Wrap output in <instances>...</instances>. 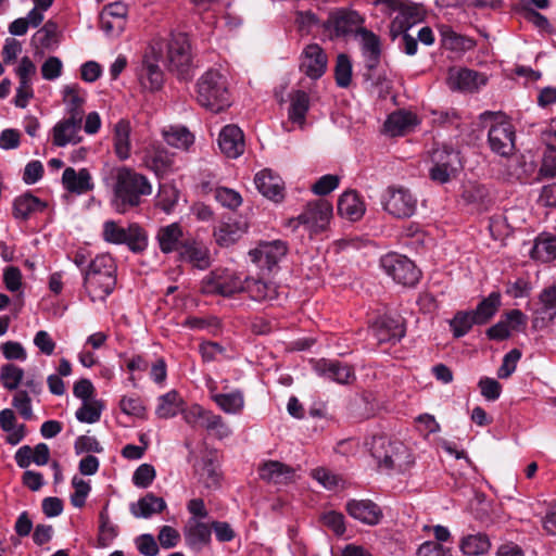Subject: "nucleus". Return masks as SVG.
I'll return each mask as SVG.
<instances>
[{"mask_svg": "<svg viewBox=\"0 0 556 556\" xmlns=\"http://www.w3.org/2000/svg\"><path fill=\"white\" fill-rule=\"evenodd\" d=\"M114 177L112 205L119 214L141 204V198L152 193V186L148 178L126 166L112 170Z\"/></svg>", "mask_w": 556, "mask_h": 556, "instance_id": "f257e3e1", "label": "nucleus"}, {"mask_svg": "<svg viewBox=\"0 0 556 556\" xmlns=\"http://www.w3.org/2000/svg\"><path fill=\"white\" fill-rule=\"evenodd\" d=\"M117 283V265L109 253L98 254L83 270V287L91 302H103Z\"/></svg>", "mask_w": 556, "mask_h": 556, "instance_id": "f03ea898", "label": "nucleus"}, {"mask_svg": "<svg viewBox=\"0 0 556 556\" xmlns=\"http://www.w3.org/2000/svg\"><path fill=\"white\" fill-rule=\"evenodd\" d=\"M369 445L370 453L381 469L405 471L414 464L409 448L401 441L375 435Z\"/></svg>", "mask_w": 556, "mask_h": 556, "instance_id": "7ed1b4c3", "label": "nucleus"}, {"mask_svg": "<svg viewBox=\"0 0 556 556\" xmlns=\"http://www.w3.org/2000/svg\"><path fill=\"white\" fill-rule=\"evenodd\" d=\"M198 103L218 113L230 105V93L226 77L216 70L206 71L195 85Z\"/></svg>", "mask_w": 556, "mask_h": 556, "instance_id": "20e7f679", "label": "nucleus"}, {"mask_svg": "<svg viewBox=\"0 0 556 556\" xmlns=\"http://www.w3.org/2000/svg\"><path fill=\"white\" fill-rule=\"evenodd\" d=\"M493 118V122L488 131V143L492 152L497 155L509 157L515 152V128L508 118L494 112H485Z\"/></svg>", "mask_w": 556, "mask_h": 556, "instance_id": "39448f33", "label": "nucleus"}, {"mask_svg": "<svg viewBox=\"0 0 556 556\" xmlns=\"http://www.w3.org/2000/svg\"><path fill=\"white\" fill-rule=\"evenodd\" d=\"M417 197L412 190L401 185L389 186L381 194L383 210L394 218L412 217L417 211Z\"/></svg>", "mask_w": 556, "mask_h": 556, "instance_id": "423d86ee", "label": "nucleus"}, {"mask_svg": "<svg viewBox=\"0 0 556 556\" xmlns=\"http://www.w3.org/2000/svg\"><path fill=\"white\" fill-rule=\"evenodd\" d=\"M102 238L111 244H126L135 253L142 252L148 245L146 231L138 224L122 227L114 220L103 224Z\"/></svg>", "mask_w": 556, "mask_h": 556, "instance_id": "0eeeda50", "label": "nucleus"}, {"mask_svg": "<svg viewBox=\"0 0 556 556\" xmlns=\"http://www.w3.org/2000/svg\"><path fill=\"white\" fill-rule=\"evenodd\" d=\"M380 265L388 276L404 287H414L421 277L414 262L402 254L388 253L381 257Z\"/></svg>", "mask_w": 556, "mask_h": 556, "instance_id": "6e6552de", "label": "nucleus"}, {"mask_svg": "<svg viewBox=\"0 0 556 556\" xmlns=\"http://www.w3.org/2000/svg\"><path fill=\"white\" fill-rule=\"evenodd\" d=\"M168 70L179 79L187 80L191 77L192 56L190 42L186 35L178 34L172 37L167 43L166 54Z\"/></svg>", "mask_w": 556, "mask_h": 556, "instance_id": "1a4fd4ad", "label": "nucleus"}, {"mask_svg": "<svg viewBox=\"0 0 556 556\" xmlns=\"http://www.w3.org/2000/svg\"><path fill=\"white\" fill-rule=\"evenodd\" d=\"M332 216V205L329 201L319 199L308 203L304 211L289 222V225L296 228L303 225L309 232L317 233L327 228Z\"/></svg>", "mask_w": 556, "mask_h": 556, "instance_id": "9d476101", "label": "nucleus"}, {"mask_svg": "<svg viewBox=\"0 0 556 556\" xmlns=\"http://www.w3.org/2000/svg\"><path fill=\"white\" fill-rule=\"evenodd\" d=\"M432 166L429 169V176L432 181L446 184L458 170L460 164L458 152L452 148H435L431 152Z\"/></svg>", "mask_w": 556, "mask_h": 556, "instance_id": "9b49d317", "label": "nucleus"}, {"mask_svg": "<svg viewBox=\"0 0 556 556\" xmlns=\"http://www.w3.org/2000/svg\"><path fill=\"white\" fill-rule=\"evenodd\" d=\"M364 22L365 18L357 11L337 9L329 13L323 27L329 33L330 38H338L348 36L354 31L358 35V29L364 28Z\"/></svg>", "mask_w": 556, "mask_h": 556, "instance_id": "f8f14e48", "label": "nucleus"}, {"mask_svg": "<svg viewBox=\"0 0 556 556\" xmlns=\"http://www.w3.org/2000/svg\"><path fill=\"white\" fill-rule=\"evenodd\" d=\"M243 281L229 269H216L205 276L201 283V290L205 294H219L230 296L242 292Z\"/></svg>", "mask_w": 556, "mask_h": 556, "instance_id": "ddd939ff", "label": "nucleus"}, {"mask_svg": "<svg viewBox=\"0 0 556 556\" xmlns=\"http://www.w3.org/2000/svg\"><path fill=\"white\" fill-rule=\"evenodd\" d=\"M36 72L35 63L28 56H23L15 68V74L18 78V87L13 99L15 106L25 109L29 100L34 98L33 78Z\"/></svg>", "mask_w": 556, "mask_h": 556, "instance_id": "4468645a", "label": "nucleus"}, {"mask_svg": "<svg viewBox=\"0 0 556 556\" xmlns=\"http://www.w3.org/2000/svg\"><path fill=\"white\" fill-rule=\"evenodd\" d=\"M136 75L140 86L148 91H159L164 85V73L159 65L157 56L147 53L136 70Z\"/></svg>", "mask_w": 556, "mask_h": 556, "instance_id": "2eb2a0df", "label": "nucleus"}, {"mask_svg": "<svg viewBox=\"0 0 556 556\" xmlns=\"http://www.w3.org/2000/svg\"><path fill=\"white\" fill-rule=\"evenodd\" d=\"M287 252L288 247L286 242L274 240L261 242L254 250L249 252V255L258 267L270 270L286 256Z\"/></svg>", "mask_w": 556, "mask_h": 556, "instance_id": "dca6fc26", "label": "nucleus"}, {"mask_svg": "<svg viewBox=\"0 0 556 556\" xmlns=\"http://www.w3.org/2000/svg\"><path fill=\"white\" fill-rule=\"evenodd\" d=\"M315 372L326 379L339 384H351L355 381L356 376L354 368L334 359H319L314 365Z\"/></svg>", "mask_w": 556, "mask_h": 556, "instance_id": "f3484780", "label": "nucleus"}, {"mask_svg": "<svg viewBox=\"0 0 556 556\" xmlns=\"http://www.w3.org/2000/svg\"><path fill=\"white\" fill-rule=\"evenodd\" d=\"M447 81L453 90L473 92L486 85L488 76L469 68H451Z\"/></svg>", "mask_w": 556, "mask_h": 556, "instance_id": "a211bd4d", "label": "nucleus"}, {"mask_svg": "<svg viewBox=\"0 0 556 556\" xmlns=\"http://www.w3.org/2000/svg\"><path fill=\"white\" fill-rule=\"evenodd\" d=\"M328 59L317 43L306 46L301 54V71L312 79H318L327 70Z\"/></svg>", "mask_w": 556, "mask_h": 556, "instance_id": "6ab92c4d", "label": "nucleus"}, {"mask_svg": "<svg viewBox=\"0 0 556 556\" xmlns=\"http://www.w3.org/2000/svg\"><path fill=\"white\" fill-rule=\"evenodd\" d=\"M83 121L63 117L52 128V143L55 147H66L77 144L83 140L81 136Z\"/></svg>", "mask_w": 556, "mask_h": 556, "instance_id": "aec40b11", "label": "nucleus"}, {"mask_svg": "<svg viewBox=\"0 0 556 556\" xmlns=\"http://www.w3.org/2000/svg\"><path fill=\"white\" fill-rule=\"evenodd\" d=\"M371 332L380 344L396 343L404 337L405 328L401 318L383 316L375 321Z\"/></svg>", "mask_w": 556, "mask_h": 556, "instance_id": "412c9836", "label": "nucleus"}, {"mask_svg": "<svg viewBox=\"0 0 556 556\" xmlns=\"http://www.w3.org/2000/svg\"><path fill=\"white\" fill-rule=\"evenodd\" d=\"M256 189L267 199L280 202L285 198V184L271 169H263L254 177Z\"/></svg>", "mask_w": 556, "mask_h": 556, "instance_id": "4be33fe9", "label": "nucleus"}, {"mask_svg": "<svg viewBox=\"0 0 556 556\" xmlns=\"http://www.w3.org/2000/svg\"><path fill=\"white\" fill-rule=\"evenodd\" d=\"M248 230L244 222L227 218L222 219L213 229L215 242L223 248L235 244Z\"/></svg>", "mask_w": 556, "mask_h": 556, "instance_id": "5701e85b", "label": "nucleus"}, {"mask_svg": "<svg viewBox=\"0 0 556 556\" xmlns=\"http://www.w3.org/2000/svg\"><path fill=\"white\" fill-rule=\"evenodd\" d=\"M182 532L186 545L195 553H200L211 543L210 526L198 519L189 518Z\"/></svg>", "mask_w": 556, "mask_h": 556, "instance_id": "b1692460", "label": "nucleus"}, {"mask_svg": "<svg viewBox=\"0 0 556 556\" xmlns=\"http://www.w3.org/2000/svg\"><path fill=\"white\" fill-rule=\"evenodd\" d=\"M87 92L78 85H65L62 89V100L65 105L66 117L83 121L85 116L84 105Z\"/></svg>", "mask_w": 556, "mask_h": 556, "instance_id": "393cba45", "label": "nucleus"}, {"mask_svg": "<svg viewBox=\"0 0 556 556\" xmlns=\"http://www.w3.org/2000/svg\"><path fill=\"white\" fill-rule=\"evenodd\" d=\"M218 146L227 157H239L245 147L242 130L236 125L225 126L219 132Z\"/></svg>", "mask_w": 556, "mask_h": 556, "instance_id": "a878e982", "label": "nucleus"}, {"mask_svg": "<svg viewBox=\"0 0 556 556\" xmlns=\"http://www.w3.org/2000/svg\"><path fill=\"white\" fill-rule=\"evenodd\" d=\"M155 238L161 252L164 254L173 252L178 253L187 241V238L184 236L182 228L178 223L160 227Z\"/></svg>", "mask_w": 556, "mask_h": 556, "instance_id": "bb28decb", "label": "nucleus"}, {"mask_svg": "<svg viewBox=\"0 0 556 556\" xmlns=\"http://www.w3.org/2000/svg\"><path fill=\"white\" fill-rule=\"evenodd\" d=\"M346 510L352 518L369 526L379 523L382 518L380 507L370 500H351Z\"/></svg>", "mask_w": 556, "mask_h": 556, "instance_id": "cd10ccee", "label": "nucleus"}, {"mask_svg": "<svg viewBox=\"0 0 556 556\" xmlns=\"http://www.w3.org/2000/svg\"><path fill=\"white\" fill-rule=\"evenodd\" d=\"M64 189L71 193L85 194L94 188L92 177L87 168L76 170L73 167H66L62 175Z\"/></svg>", "mask_w": 556, "mask_h": 556, "instance_id": "c85d7f7f", "label": "nucleus"}, {"mask_svg": "<svg viewBox=\"0 0 556 556\" xmlns=\"http://www.w3.org/2000/svg\"><path fill=\"white\" fill-rule=\"evenodd\" d=\"M180 261L188 262L199 269H205L211 264L210 251L202 243L192 238L187 241L178 252Z\"/></svg>", "mask_w": 556, "mask_h": 556, "instance_id": "c756f323", "label": "nucleus"}, {"mask_svg": "<svg viewBox=\"0 0 556 556\" xmlns=\"http://www.w3.org/2000/svg\"><path fill=\"white\" fill-rule=\"evenodd\" d=\"M419 119L416 114L399 110L390 114L384 122V131L392 136H404L410 132L417 125Z\"/></svg>", "mask_w": 556, "mask_h": 556, "instance_id": "7c9ffc66", "label": "nucleus"}, {"mask_svg": "<svg viewBox=\"0 0 556 556\" xmlns=\"http://www.w3.org/2000/svg\"><path fill=\"white\" fill-rule=\"evenodd\" d=\"M422 10L420 7L404 1L402 8H400L399 14L394 17L391 23V35L395 38L402 31H407L413 25L422 20Z\"/></svg>", "mask_w": 556, "mask_h": 556, "instance_id": "2f4dec72", "label": "nucleus"}, {"mask_svg": "<svg viewBox=\"0 0 556 556\" xmlns=\"http://www.w3.org/2000/svg\"><path fill=\"white\" fill-rule=\"evenodd\" d=\"M261 479L275 483L287 484L294 479L295 470L277 460H269L260 467Z\"/></svg>", "mask_w": 556, "mask_h": 556, "instance_id": "473e14b6", "label": "nucleus"}, {"mask_svg": "<svg viewBox=\"0 0 556 556\" xmlns=\"http://www.w3.org/2000/svg\"><path fill=\"white\" fill-rule=\"evenodd\" d=\"M365 211V204L355 191H345L340 195L338 213L341 217L356 222L364 216Z\"/></svg>", "mask_w": 556, "mask_h": 556, "instance_id": "72a5a7b5", "label": "nucleus"}, {"mask_svg": "<svg viewBox=\"0 0 556 556\" xmlns=\"http://www.w3.org/2000/svg\"><path fill=\"white\" fill-rule=\"evenodd\" d=\"M167 507L166 502L153 493H147L136 503L130 504V513L136 518H150L154 514L162 513Z\"/></svg>", "mask_w": 556, "mask_h": 556, "instance_id": "f704fd0d", "label": "nucleus"}, {"mask_svg": "<svg viewBox=\"0 0 556 556\" xmlns=\"http://www.w3.org/2000/svg\"><path fill=\"white\" fill-rule=\"evenodd\" d=\"M530 257L540 263H549L556 260V236L540 233L530 251Z\"/></svg>", "mask_w": 556, "mask_h": 556, "instance_id": "c9c22d12", "label": "nucleus"}, {"mask_svg": "<svg viewBox=\"0 0 556 556\" xmlns=\"http://www.w3.org/2000/svg\"><path fill=\"white\" fill-rule=\"evenodd\" d=\"M358 36L361 37L362 51L366 60V66L369 70H374L377 67L381 54L379 37L366 28H359Z\"/></svg>", "mask_w": 556, "mask_h": 556, "instance_id": "e433bc0d", "label": "nucleus"}, {"mask_svg": "<svg viewBox=\"0 0 556 556\" xmlns=\"http://www.w3.org/2000/svg\"><path fill=\"white\" fill-rule=\"evenodd\" d=\"M47 208V203L39 198L26 192L14 200L13 215L17 219L26 220L33 214Z\"/></svg>", "mask_w": 556, "mask_h": 556, "instance_id": "4c0bfd02", "label": "nucleus"}, {"mask_svg": "<svg viewBox=\"0 0 556 556\" xmlns=\"http://www.w3.org/2000/svg\"><path fill=\"white\" fill-rule=\"evenodd\" d=\"M0 428L7 432V443L17 445L26 435V426L16 424V417L12 409L4 408L0 412Z\"/></svg>", "mask_w": 556, "mask_h": 556, "instance_id": "58836bf2", "label": "nucleus"}, {"mask_svg": "<svg viewBox=\"0 0 556 556\" xmlns=\"http://www.w3.org/2000/svg\"><path fill=\"white\" fill-rule=\"evenodd\" d=\"M216 387H210L211 399L226 414H240L244 407V396L240 390L230 393H216Z\"/></svg>", "mask_w": 556, "mask_h": 556, "instance_id": "ea45409f", "label": "nucleus"}, {"mask_svg": "<svg viewBox=\"0 0 556 556\" xmlns=\"http://www.w3.org/2000/svg\"><path fill=\"white\" fill-rule=\"evenodd\" d=\"M242 292H247L253 301L257 302L271 301L278 295L274 283L256 278H247L243 281Z\"/></svg>", "mask_w": 556, "mask_h": 556, "instance_id": "a19ab883", "label": "nucleus"}, {"mask_svg": "<svg viewBox=\"0 0 556 556\" xmlns=\"http://www.w3.org/2000/svg\"><path fill=\"white\" fill-rule=\"evenodd\" d=\"M162 135L167 144L180 150H188L194 142V136L185 126L165 127Z\"/></svg>", "mask_w": 556, "mask_h": 556, "instance_id": "79ce46f5", "label": "nucleus"}, {"mask_svg": "<svg viewBox=\"0 0 556 556\" xmlns=\"http://www.w3.org/2000/svg\"><path fill=\"white\" fill-rule=\"evenodd\" d=\"M157 402L155 414L162 419L175 417L181 410V406L184 404L181 396L175 390L161 395L157 399Z\"/></svg>", "mask_w": 556, "mask_h": 556, "instance_id": "37998d69", "label": "nucleus"}, {"mask_svg": "<svg viewBox=\"0 0 556 556\" xmlns=\"http://www.w3.org/2000/svg\"><path fill=\"white\" fill-rule=\"evenodd\" d=\"M442 46L451 51L464 52L473 48L475 42L468 37L455 33L450 26L440 28Z\"/></svg>", "mask_w": 556, "mask_h": 556, "instance_id": "c03bdc74", "label": "nucleus"}, {"mask_svg": "<svg viewBox=\"0 0 556 556\" xmlns=\"http://www.w3.org/2000/svg\"><path fill=\"white\" fill-rule=\"evenodd\" d=\"M309 109V97L305 91L296 90L290 94L289 119L301 127Z\"/></svg>", "mask_w": 556, "mask_h": 556, "instance_id": "a18cd8bd", "label": "nucleus"}, {"mask_svg": "<svg viewBox=\"0 0 556 556\" xmlns=\"http://www.w3.org/2000/svg\"><path fill=\"white\" fill-rule=\"evenodd\" d=\"M130 125L126 121H119L114 128V150L117 157L122 161L130 156Z\"/></svg>", "mask_w": 556, "mask_h": 556, "instance_id": "49530a36", "label": "nucleus"}, {"mask_svg": "<svg viewBox=\"0 0 556 556\" xmlns=\"http://www.w3.org/2000/svg\"><path fill=\"white\" fill-rule=\"evenodd\" d=\"M501 306V294L492 292L488 298L483 299L475 311H471L476 317L477 325L486 324L498 311Z\"/></svg>", "mask_w": 556, "mask_h": 556, "instance_id": "de8ad7c7", "label": "nucleus"}, {"mask_svg": "<svg viewBox=\"0 0 556 556\" xmlns=\"http://www.w3.org/2000/svg\"><path fill=\"white\" fill-rule=\"evenodd\" d=\"M491 542L486 534L476 533L465 536L460 542V549L468 556H479L489 552Z\"/></svg>", "mask_w": 556, "mask_h": 556, "instance_id": "09e8293b", "label": "nucleus"}, {"mask_svg": "<svg viewBox=\"0 0 556 556\" xmlns=\"http://www.w3.org/2000/svg\"><path fill=\"white\" fill-rule=\"evenodd\" d=\"M199 482L206 489H217L220 485L222 475L218 466L210 458L203 459L201 466L197 468Z\"/></svg>", "mask_w": 556, "mask_h": 556, "instance_id": "8fccbe9b", "label": "nucleus"}, {"mask_svg": "<svg viewBox=\"0 0 556 556\" xmlns=\"http://www.w3.org/2000/svg\"><path fill=\"white\" fill-rule=\"evenodd\" d=\"M24 378L23 368L12 364L7 363L0 368V381L4 389L9 391L17 390Z\"/></svg>", "mask_w": 556, "mask_h": 556, "instance_id": "3c124183", "label": "nucleus"}, {"mask_svg": "<svg viewBox=\"0 0 556 556\" xmlns=\"http://www.w3.org/2000/svg\"><path fill=\"white\" fill-rule=\"evenodd\" d=\"M214 194V199L225 208L230 211H236L239 206H241L243 199L241 194L231 188L227 187H216L211 189Z\"/></svg>", "mask_w": 556, "mask_h": 556, "instance_id": "603ef678", "label": "nucleus"}, {"mask_svg": "<svg viewBox=\"0 0 556 556\" xmlns=\"http://www.w3.org/2000/svg\"><path fill=\"white\" fill-rule=\"evenodd\" d=\"M476 324V317L471 311H459L450 321V327L455 338H462L467 334Z\"/></svg>", "mask_w": 556, "mask_h": 556, "instance_id": "864d4df0", "label": "nucleus"}, {"mask_svg": "<svg viewBox=\"0 0 556 556\" xmlns=\"http://www.w3.org/2000/svg\"><path fill=\"white\" fill-rule=\"evenodd\" d=\"M103 405L100 401H86L76 410L75 416L80 422L94 424L100 420Z\"/></svg>", "mask_w": 556, "mask_h": 556, "instance_id": "5fc2aeb1", "label": "nucleus"}, {"mask_svg": "<svg viewBox=\"0 0 556 556\" xmlns=\"http://www.w3.org/2000/svg\"><path fill=\"white\" fill-rule=\"evenodd\" d=\"M178 197L179 192L173 185L163 184L160 186L156 195V206L165 213H170L178 201Z\"/></svg>", "mask_w": 556, "mask_h": 556, "instance_id": "6e6d98bb", "label": "nucleus"}, {"mask_svg": "<svg viewBox=\"0 0 556 556\" xmlns=\"http://www.w3.org/2000/svg\"><path fill=\"white\" fill-rule=\"evenodd\" d=\"M336 83L341 88L350 86L352 80V63L346 54H339L334 66Z\"/></svg>", "mask_w": 556, "mask_h": 556, "instance_id": "4d7b16f0", "label": "nucleus"}, {"mask_svg": "<svg viewBox=\"0 0 556 556\" xmlns=\"http://www.w3.org/2000/svg\"><path fill=\"white\" fill-rule=\"evenodd\" d=\"M313 479L318 481L327 490H336L343 486L344 481L341 476H338L327 468L318 467L311 471Z\"/></svg>", "mask_w": 556, "mask_h": 556, "instance_id": "13d9d810", "label": "nucleus"}, {"mask_svg": "<svg viewBox=\"0 0 556 556\" xmlns=\"http://www.w3.org/2000/svg\"><path fill=\"white\" fill-rule=\"evenodd\" d=\"M58 25L48 21L40 29L36 31L33 39L41 48H51L56 43Z\"/></svg>", "mask_w": 556, "mask_h": 556, "instance_id": "bf43d9fd", "label": "nucleus"}, {"mask_svg": "<svg viewBox=\"0 0 556 556\" xmlns=\"http://www.w3.org/2000/svg\"><path fill=\"white\" fill-rule=\"evenodd\" d=\"M212 412L204 409L202 406L194 404L182 410L184 420L191 427H206V420Z\"/></svg>", "mask_w": 556, "mask_h": 556, "instance_id": "052dcab7", "label": "nucleus"}, {"mask_svg": "<svg viewBox=\"0 0 556 556\" xmlns=\"http://www.w3.org/2000/svg\"><path fill=\"white\" fill-rule=\"evenodd\" d=\"M12 406L18 412L23 419L31 420L34 418L31 399L27 391L17 390L13 395Z\"/></svg>", "mask_w": 556, "mask_h": 556, "instance_id": "680f3d73", "label": "nucleus"}, {"mask_svg": "<svg viewBox=\"0 0 556 556\" xmlns=\"http://www.w3.org/2000/svg\"><path fill=\"white\" fill-rule=\"evenodd\" d=\"M489 198V190L485 186L469 182L465 186L463 199L470 204H484Z\"/></svg>", "mask_w": 556, "mask_h": 556, "instance_id": "e2e57ef3", "label": "nucleus"}, {"mask_svg": "<svg viewBox=\"0 0 556 556\" xmlns=\"http://www.w3.org/2000/svg\"><path fill=\"white\" fill-rule=\"evenodd\" d=\"M72 485L75 491L71 495V503L74 507L81 508L91 491L90 483L75 476L72 479Z\"/></svg>", "mask_w": 556, "mask_h": 556, "instance_id": "0e129e2a", "label": "nucleus"}, {"mask_svg": "<svg viewBox=\"0 0 556 556\" xmlns=\"http://www.w3.org/2000/svg\"><path fill=\"white\" fill-rule=\"evenodd\" d=\"M119 408L124 414L134 417H143L146 413V406L138 395L123 396L119 401Z\"/></svg>", "mask_w": 556, "mask_h": 556, "instance_id": "69168bd1", "label": "nucleus"}, {"mask_svg": "<svg viewBox=\"0 0 556 556\" xmlns=\"http://www.w3.org/2000/svg\"><path fill=\"white\" fill-rule=\"evenodd\" d=\"M156 472L152 465H140L132 475V482L136 486L146 489L150 486L155 479Z\"/></svg>", "mask_w": 556, "mask_h": 556, "instance_id": "338daca9", "label": "nucleus"}, {"mask_svg": "<svg viewBox=\"0 0 556 556\" xmlns=\"http://www.w3.org/2000/svg\"><path fill=\"white\" fill-rule=\"evenodd\" d=\"M417 556H452V552L439 542L427 541L419 546Z\"/></svg>", "mask_w": 556, "mask_h": 556, "instance_id": "774afa93", "label": "nucleus"}]
</instances>
